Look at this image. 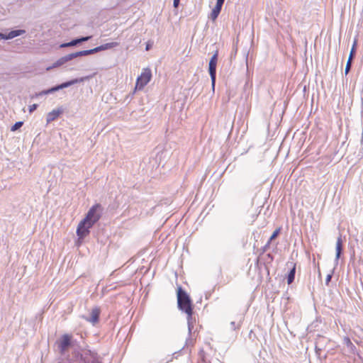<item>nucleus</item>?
<instances>
[{
	"label": "nucleus",
	"instance_id": "obj_1",
	"mask_svg": "<svg viewBox=\"0 0 363 363\" xmlns=\"http://www.w3.org/2000/svg\"><path fill=\"white\" fill-rule=\"evenodd\" d=\"M101 206L99 204L93 206L88 211L86 217L79 223L77 234L82 239L89 233V229L100 219Z\"/></svg>",
	"mask_w": 363,
	"mask_h": 363
},
{
	"label": "nucleus",
	"instance_id": "obj_2",
	"mask_svg": "<svg viewBox=\"0 0 363 363\" xmlns=\"http://www.w3.org/2000/svg\"><path fill=\"white\" fill-rule=\"evenodd\" d=\"M177 303L179 310L185 312L187 315V323L189 332H191L192 325V306L189 296L186 291L182 290V287L177 289Z\"/></svg>",
	"mask_w": 363,
	"mask_h": 363
},
{
	"label": "nucleus",
	"instance_id": "obj_3",
	"mask_svg": "<svg viewBox=\"0 0 363 363\" xmlns=\"http://www.w3.org/2000/svg\"><path fill=\"white\" fill-rule=\"evenodd\" d=\"M85 78L84 77H82V78H79V79H72L70 81H68V82H64L61 84H59L57 86H53L49 89H47V90H44L41 92H40L39 94H36V96H42V95H45V94H52L55 91H59L60 89H65V88H67L72 85H74L75 84H77V83H80V82H84Z\"/></svg>",
	"mask_w": 363,
	"mask_h": 363
},
{
	"label": "nucleus",
	"instance_id": "obj_4",
	"mask_svg": "<svg viewBox=\"0 0 363 363\" xmlns=\"http://www.w3.org/2000/svg\"><path fill=\"white\" fill-rule=\"evenodd\" d=\"M152 72L150 69L145 68L141 74L138 77L135 84V89H143L151 80Z\"/></svg>",
	"mask_w": 363,
	"mask_h": 363
},
{
	"label": "nucleus",
	"instance_id": "obj_5",
	"mask_svg": "<svg viewBox=\"0 0 363 363\" xmlns=\"http://www.w3.org/2000/svg\"><path fill=\"white\" fill-rule=\"evenodd\" d=\"M218 61V52H216L209 61L208 72L211 79L212 86L214 88L216 74V65Z\"/></svg>",
	"mask_w": 363,
	"mask_h": 363
},
{
	"label": "nucleus",
	"instance_id": "obj_6",
	"mask_svg": "<svg viewBox=\"0 0 363 363\" xmlns=\"http://www.w3.org/2000/svg\"><path fill=\"white\" fill-rule=\"evenodd\" d=\"M82 363H103L96 353L88 351L81 356Z\"/></svg>",
	"mask_w": 363,
	"mask_h": 363
},
{
	"label": "nucleus",
	"instance_id": "obj_7",
	"mask_svg": "<svg viewBox=\"0 0 363 363\" xmlns=\"http://www.w3.org/2000/svg\"><path fill=\"white\" fill-rule=\"evenodd\" d=\"M57 344L60 353L63 354L71 344V336L67 334L62 335Z\"/></svg>",
	"mask_w": 363,
	"mask_h": 363
},
{
	"label": "nucleus",
	"instance_id": "obj_8",
	"mask_svg": "<svg viewBox=\"0 0 363 363\" xmlns=\"http://www.w3.org/2000/svg\"><path fill=\"white\" fill-rule=\"evenodd\" d=\"M99 315H100V309L99 308L96 307L91 310L90 318H86L84 316H83V318L86 320H87V321L90 322L91 323H92L93 325H94L98 322Z\"/></svg>",
	"mask_w": 363,
	"mask_h": 363
},
{
	"label": "nucleus",
	"instance_id": "obj_9",
	"mask_svg": "<svg viewBox=\"0 0 363 363\" xmlns=\"http://www.w3.org/2000/svg\"><path fill=\"white\" fill-rule=\"evenodd\" d=\"M91 38V36H86V37H82L80 38H77V39L72 40V41H70L69 43H65L61 44L60 48L75 46L79 43L88 41Z\"/></svg>",
	"mask_w": 363,
	"mask_h": 363
},
{
	"label": "nucleus",
	"instance_id": "obj_10",
	"mask_svg": "<svg viewBox=\"0 0 363 363\" xmlns=\"http://www.w3.org/2000/svg\"><path fill=\"white\" fill-rule=\"evenodd\" d=\"M335 251H336V253H335V266H337L338 264V260L340 257V255L342 251V240L341 236H339L337 239Z\"/></svg>",
	"mask_w": 363,
	"mask_h": 363
},
{
	"label": "nucleus",
	"instance_id": "obj_11",
	"mask_svg": "<svg viewBox=\"0 0 363 363\" xmlns=\"http://www.w3.org/2000/svg\"><path fill=\"white\" fill-rule=\"evenodd\" d=\"M356 43H357L356 40H354L352 48L350 50V53L347 64H346V67H345V74H347L351 69L352 62L353 57L355 55Z\"/></svg>",
	"mask_w": 363,
	"mask_h": 363
},
{
	"label": "nucleus",
	"instance_id": "obj_12",
	"mask_svg": "<svg viewBox=\"0 0 363 363\" xmlns=\"http://www.w3.org/2000/svg\"><path fill=\"white\" fill-rule=\"evenodd\" d=\"M72 59H74V58H73V55L72 53L65 55V56L60 57V59H58L53 64L52 67H60V66L64 65L65 63H66L67 62L72 60Z\"/></svg>",
	"mask_w": 363,
	"mask_h": 363
},
{
	"label": "nucleus",
	"instance_id": "obj_13",
	"mask_svg": "<svg viewBox=\"0 0 363 363\" xmlns=\"http://www.w3.org/2000/svg\"><path fill=\"white\" fill-rule=\"evenodd\" d=\"M96 52H97L96 48L91 49V50H82V51H79V52H73L72 54L73 55V58H75V57H77L86 56V55H91V54H94V53H96Z\"/></svg>",
	"mask_w": 363,
	"mask_h": 363
},
{
	"label": "nucleus",
	"instance_id": "obj_14",
	"mask_svg": "<svg viewBox=\"0 0 363 363\" xmlns=\"http://www.w3.org/2000/svg\"><path fill=\"white\" fill-rule=\"evenodd\" d=\"M96 52H97L96 48L91 49V50H82V51H79V52H73L72 54L73 55V58H75V57H77L86 56V55H91V54H94V53H96Z\"/></svg>",
	"mask_w": 363,
	"mask_h": 363
},
{
	"label": "nucleus",
	"instance_id": "obj_15",
	"mask_svg": "<svg viewBox=\"0 0 363 363\" xmlns=\"http://www.w3.org/2000/svg\"><path fill=\"white\" fill-rule=\"evenodd\" d=\"M25 33H26V31L24 30H11L7 35L4 34V39L5 40L12 39L15 37L19 36V35Z\"/></svg>",
	"mask_w": 363,
	"mask_h": 363
},
{
	"label": "nucleus",
	"instance_id": "obj_16",
	"mask_svg": "<svg viewBox=\"0 0 363 363\" xmlns=\"http://www.w3.org/2000/svg\"><path fill=\"white\" fill-rule=\"evenodd\" d=\"M61 113L62 111L60 110H53L51 112L48 113L46 118L47 123H49L55 121Z\"/></svg>",
	"mask_w": 363,
	"mask_h": 363
},
{
	"label": "nucleus",
	"instance_id": "obj_17",
	"mask_svg": "<svg viewBox=\"0 0 363 363\" xmlns=\"http://www.w3.org/2000/svg\"><path fill=\"white\" fill-rule=\"evenodd\" d=\"M222 9V5L216 4L215 7L212 10L211 14H210V18H211L213 21H215L217 17L218 16L220 11Z\"/></svg>",
	"mask_w": 363,
	"mask_h": 363
},
{
	"label": "nucleus",
	"instance_id": "obj_18",
	"mask_svg": "<svg viewBox=\"0 0 363 363\" xmlns=\"http://www.w3.org/2000/svg\"><path fill=\"white\" fill-rule=\"evenodd\" d=\"M118 43H116V42L106 43L104 45H100L99 47H96L97 52H99V51H102V50H105L113 48H114L116 46H118Z\"/></svg>",
	"mask_w": 363,
	"mask_h": 363
},
{
	"label": "nucleus",
	"instance_id": "obj_19",
	"mask_svg": "<svg viewBox=\"0 0 363 363\" xmlns=\"http://www.w3.org/2000/svg\"><path fill=\"white\" fill-rule=\"evenodd\" d=\"M291 265H292V267L290 269V272L287 276V283L289 284H291L294 281V277H295V273H296V265L292 263H291Z\"/></svg>",
	"mask_w": 363,
	"mask_h": 363
},
{
	"label": "nucleus",
	"instance_id": "obj_20",
	"mask_svg": "<svg viewBox=\"0 0 363 363\" xmlns=\"http://www.w3.org/2000/svg\"><path fill=\"white\" fill-rule=\"evenodd\" d=\"M280 230H281V228H279L276 229V230L273 232L272 235H271V237H270V238H269V242H268V244H269L270 242H272L273 240H274V239H275V238L279 235V233H280Z\"/></svg>",
	"mask_w": 363,
	"mask_h": 363
},
{
	"label": "nucleus",
	"instance_id": "obj_21",
	"mask_svg": "<svg viewBox=\"0 0 363 363\" xmlns=\"http://www.w3.org/2000/svg\"><path fill=\"white\" fill-rule=\"evenodd\" d=\"M23 124V121H18V122H16L11 128V131H16L18 129H19Z\"/></svg>",
	"mask_w": 363,
	"mask_h": 363
},
{
	"label": "nucleus",
	"instance_id": "obj_22",
	"mask_svg": "<svg viewBox=\"0 0 363 363\" xmlns=\"http://www.w3.org/2000/svg\"><path fill=\"white\" fill-rule=\"evenodd\" d=\"M241 325L240 321L236 323L235 321L230 322V328L233 330H235L236 329H239Z\"/></svg>",
	"mask_w": 363,
	"mask_h": 363
},
{
	"label": "nucleus",
	"instance_id": "obj_23",
	"mask_svg": "<svg viewBox=\"0 0 363 363\" xmlns=\"http://www.w3.org/2000/svg\"><path fill=\"white\" fill-rule=\"evenodd\" d=\"M333 274V270L332 271V272L330 274H328V276L325 279V284L326 285H328L330 281H331Z\"/></svg>",
	"mask_w": 363,
	"mask_h": 363
},
{
	"label": "nucleus",
	"instance_id": "obj_24",
	"mask_svg": "<svg viewBox=\"0 0 363 363\" xmlns=\"http://www.w3.org/2000/svg\"><path fill=\"white\" fill-rule=\"evenodd\" d=\"M38 107V105L34 104L31 106H29V111L30 113H32L33 111H34Z\"/></svg>",
	"mask_w": 363,
	"mask_h": 363
},
{
	"label": "nucleus",
	"instance_id": "obj_25",
	"mask_svg": "<svg viewBox=\"0 0 363 363\" xmlns=\"http://www.w3.org/2000/svg\"><path fill=\"white\" fill-rule=\"evenodd\" d=\"M347 346H352V343L348 337H345L344 340Z\"/></svg>",
	"mask_w": 363,
	"mask_h": 363
},
{
	"label": "nucleus",
	"instance_id": "obj_26",
	"mask_svg": "<svg viewBox=\"0 0 363 363\" xmlns=\"http://www.w3.org/2000/svg\"><path fill=\"white\" fill-rule=\"evenodd\" d=\"M180 0H174L173 5L174 7L177 8L179 4Z\"/></svg>",
	"mask_w": 363,
	"mask_h": 363
},
{
	"label": "nucleus",
	"instance_id": "obj_27",
	"mask_svg": "<svg viewBox=\"0 0 363 363\" xmlns=\"http://www.w3.org/2000/svg\"><path fill=\"white\" fill-rule=\"evenodd\" d=\"M225 0H217L216 4L222 5L223 4Z\"/></svg>",
	"mask_w": 363,
	"mask_h": 363
},
{
	"label": "nucleus",
	"instance_id": "obj_28",
	"mask_svg": "<svg viewBox=\"0 0 363 363\" xmlns=\"http://www.w3.org/2000/svg\"><path fill=\"white\" fill-rule=\"evenodd\" d=\"M0 39H4V34L0 33Z\"/></svg>",
	"mask_w": 363,
	"mask_h": 363
},
{
	"label": "nucleus",
	"instance_id": "obj_29",
	"mask_svg": "<svg viewBox=\"0 0 363 363\" xmlns=\"http://www.w3.org/2000/svg\"><path fill=\"white\" fill-rule=\"evenodd\" d=\"M149 48H150V46L147 45L146 46V50H149Z\"/></svg>",
	"mask_w": 363,
	"mask_h": 363
}]
</instances>
